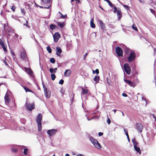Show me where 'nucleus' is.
<instances>
[{
    "mask_svg": "<svg viewBox=\"0 0 156 156\" xmlns=\"http://www.w3.org/2000/svg\"><path fill=\"white\" fill-rule=\"evenodd\" d=\"M41 1L42 2V5H43L44 6H39L35 3V5L39 7L40 8H50L51 3V0H41Z\"/></svg>",
    "mask_w": 156,
    "mask_h": 156,
    "instance_id": "f257e3e1",
    "label": "nucleus"
},
{
    "mask_svg": "<svg viewBox=\"0 0 156 156\" xmlns=\"http://www.w3.org/2000/svg\"><path fill=\"white\" fill-rule=\"evenodd\" d=\"M89 138L90 140L93 144L95 147L99 149L101 148V145L97 140L91 136H90Z\"/></svg>",
    "mask_w": 156,
    "mask_h": 156,
    "instance_id": "f03ea898",
    "label": "nucleus"
},
{
    "mask_svg": "<svg viewBox=\"0 0 156 156\" xmlns=\"http://www.w3.org/2000/svg\"><path fill=\"white\" fill-rule=\"evenodd\" d=\"M136 58L135 52L132 51L130 53L129 56L127 57V59L129 62H131L134 61Z\"/></svg>",
    "mask_w": 156,
    "mask_h": 156,
    "instance_id": "7ed1b4c3",
    "label": "nucleus"
},
{
    "mask_svg": "<svg viewBox=\"0 0 156 156\" xmlns=\"http://www.w3.org/2000/svg\"><path fill=\"white\" fill-rule=\"evenodd\" d=\"M123 68L126 73L129 75L130 73L131 68L128 63H125L123 66Z\"/></svg>",
    "mask_w": 156,
    "mask_h": 156,
    "instance_id": "20e7f679",
    "label": "nucleus"
},
{
    "mask_svg": "<svg viewBox=\"0 0 156 156\" xmlns=\"http://www.w3.org/2000/svg\"><path fill=\"white\" fill-rule=\"evenodd\" d=\"M132 142L133 144L135 150L137 152L140 153L141 152L140 148L139 147H137V143L136 142L135 138H133L132 139Z\"/></svg>",
    "mask_w": 156,
    "mask_h": 156,
    "instance_id": "39448f33",
    "label": "nucleus"
},
{
    "mask_svg": "<svg viewBox=\"0 0 156 156\" xmlns=\"http://www.w3.org/2000/svg\"><path fill=\"white\" fill-rule=\"evenodd\" d=\"M26 108L31 111L34 108V104H30L28 103V101H26Z\"/></svg>",
    "mask_w": 156,
    "mask_h": 156,
    "instance_id": "423d86ee",
    "label": "nucleus"
},
{
    "mask_svg": "<svg viewBox=\"0 0 156 156\" xmlns=\"http://www.w3.org/2000/svg\"><path fill=\"white\" fill-rule=\"evenodd\" d=\"M115 52L117 55L119 57L122 56V50L119 47H117L115 48Z\"/></svg>",
    "mask_w": 156,
    "mask_h": 156,
    "instance_id": "0eeeda50",
    "label": "nucleus"
},
{
    "mask_svg": "<svg viewBox=\"0 0 156 156\" xmlns=\"http://www.w3.org/2000/svg\"><path fill=\"white\" fill-rule=\"evenodd\" d=\"M57 129H53L48 130L47 133L50 136H52L57 133Z\"/></svg>",
    "mask_w": 156,
    "mask_h": 156,
    "instance_id": "6e6552de",
    "label": "nucleus"
},
{
    "mask_svg": "<svg viewBox=\"0 0 156 156\" xmlns=\"http://www.w3.org/2000/svg\"><path fill=\"white\" fill-rule=\"evenodd\" d=\"M136 129L141 133L143 129V125L140 123H136Z\"/></svg>",
    "mask_w": 156,
    "mask_h": 156,
    "instance_id": "1a4fd4ad",
    "label": "nucleus"
},
{
    "mask_svg": "<svg viewBox=\"0 0 156 156\" xmlns=\"http://www.w3.org/2000/svg\"><path fill=\"white\" fill-rule=\"evenodd\" d=\"M54 41L55 42H57L60 37L59 34L58 33H55L53 36Z\"/></svg>",
    "mask_w": 156,
    "mask_h": 156,
    "instance_id": "9d476101",
    "label": "nucleus"
},
{
    "mask_svg": "<svg viewBox=\"0 0 156 156\" xmlns=\"http://www.w3.org/2000/svg\"><path fill=\"white\" fill-rule=\"evenodd\" d=\"M20 57L23 60H26L27 59V56L24 50H23L20 52Z\"/></svg>",
    "mask_w": 156,
    "mask_h": 156,
    "instance_id": "9b49d317",
    "label": "nucleus"
},
{
    "mask_svg": "<svg viewBox=\"0 0 156 156\" xmlns=\"http://www.w3.org/2000/svg\"><path fill=\"white\" fill-rule=\"evenodd\" d=\"M5 104L7 105L10 102V99L9 97V92L8 91L6 93L5 97Z\"/></svg>",
    "mask_w": 156,
    "mask_h": 156,
    "instance_id": "f8f14e48",
    "label": "nucleus"
},
{
    "mask_svg": "<svg viewBox=\"0 0 156 156\" xmlns=\"http://www.w3.org/2000/svg\"><path fill=\"white\" fill-rule=\"evenodd\" d=\"M124 80L125 82H126V83H128L131 87H134L136 86V84L135 83L133 82H131L129 80L124 79Z\"/></svg>",
    "mask_w": 156,
    "mask_h": 156,
    "instance_id": "ddd939ff",
    "label": "nucleus"
},
{
    "mask_svg": "<svg viewBox=\"0 0 156 156\" xmlns=\"http://www.w3.org/2000/svg\"><path fill=\"white\" fill-rule=\"evenodd\" d=\"M42 115L41 113H39L37 117L36 121L37 123H41V121L42 119Z\"/></svg>",
    "mask_w": 156,
    "mask_h": 156,
    "instance_id": "4468645a",
    "label": "nucleus"
},
{
    "mask_svg": "<svg viewBox=\"0 0 156 156\" xmlns=\"http://www.w3.org/2000/svg\"><path fill=\"white\" fill-rule=\"evenodd\" d=\"M44 94L46 97L48 98L51 96V92L49 90H47L44 91Z\"/></svg>",
    "mask_w": 156,
    "mask_h": 156,
    "instance_id": "2eb2a0df",
    "label": "nucleus"
},
{
    "mask_svg": "<svg viewBox=\"0 0 156 156\" xmlns=\"http://www.w3.org/2000/svg\"><path fill=\"white\" fill-rule=\"evenodd\" d=\"M71 73V71L70 69L66 70L65 73L64 75L66 77L69 76Z\"/></svg>",
    "mask_w": 156,
    "mask_h": 156,
    "instance_id": "dca6fc26",
    "label": "nucleus"
},
{
    "mask_svg": "<svg viewBox=\"0 0 156 156\" xmlns=\"http://www.w3.org/2000/svg\"><path fill=\"white\" fill-rule=\"evenodd\" d=\"M56 54L58 56H60V54L62 52V51L61 48L58 47H57L56 48Z\"/></svg>",
    "mask_w": 156,
    "mask_h": 156,
    "instance_id": "f3484780",
    "label": "nucleus"
},
{
    "mask_svg": "<svg viewBox=\"0 0 156 156\" xmlns=\"http://www.w3.org/2000/svg\"><path fill=\"white\" fill-rule=\"evenodd\" d=\"M99 24L102 30H104L105 28V24L103 23L102 21L100 20H98Z\"/></svg>",
    "mask_w": 156,
    "mask_h": 156,
    "instance_id": "a211bd4d",
    "label": "nucleus"
},
{
    "mask_svg": "<svg viewBox=\"0 0 156 156\" xmlns=\"http://www.w3.org/2000/svg\"><path fill=\"white\" fill-rule=\"evenodd\" d=\"M25 69L27 72L31 76H33V72L31 69L28 68H25Z\"/></svg>",
    "mask_w": 156,
    "mask_h": 156,
    "instance_id": "6ab92c4d",
    "label": "nucleus"
},
{
    "mask_svg": "<svg viewBox=\"0 0 156 156\" xmlns=\"http://www.w3.org/2000/svg\"><path fill=\"white\" fill-rule=\"evenodd\" d=\"M117 14L118 16V19H120L122 16V15L120 9H118L117 11Z\"/></svg>",
    "mask_w": 156,
    "mask_h": 156,
    "instance_id": "aec40b11",
    "label": "nucleus"
},
{
    "mask_svg": "<svg viewBox=\"0 0 156 156\" xmlns=\"http://www.w3.org/2000/svg\"><path fill=\"white\" fill-rule=\"evenodd\" d=\"M90 26L92 28H94L95 27V25L94 23V19H92L90 22Z\"/></svg>",
    "mask_w": 156,
    "mask_h": 156,
    "instance_id": "412c9836",
    "label": "nucleus"
},
{
    "mask_svg": "<svg viewBox=\"0 0 156 156\" xmlns=\"http://www.w3.org/2000/svg\"><path fill=\"white\" fill-rule=\"evenodd\" d=\"M131 51H132L129 48H125V52L126 55H128L129 52L130 53Z\"/></svg>",
    "mask_w": 156,
    "mask_h": 156,
    "instance_id": "4be33fe9",
    "label": "nucleus"
},
{
    "mask_svg": "<svg viewBox=\"0 0 156 156\" xmlns=\"http://www.w3.org/2000/svg\"><path fill=\"white\" fill-rule=\"evenodd\" d=\"M38 130L39 132H41L42 130L41 123H37Z\"/></svg>",
    "mask_w": 156,
    "mask_h": 156,
    "instance_id": "5701e85b",
    "label": "nucleus"
},
{
    "mask_svg": "<svg viewBox=\"0 0 156 156\" xmlns=\"http://www.w3.org/2000/svg\"><path fill=\"white\" fill-rule=\"evenodd\" d=\"M88 92V90L83 88H82V93L83 94H87Z\"/></svg>",
    "mask_w": 156,
    "mask_h": 156,
    "instance_id": "b1692460",
    "label": "nucleus"
},
{
    "mask_svg": "<svg viewBox=\"0 0 156 156\" xmlns=\"http://www.w3.org/2000/svg\"><path fill=\"white\" fill-rule=\"evenodd\" d=\"M57 68H55V69H50V72L51 73H55L57 71Z\"/></svg>",
    "mask_w": 156,
    "mask_h": 156,
    "instance_id": "393cba45",
    "label": "nucleus"
},
{
    "mask_svg": "<svg viewBox=\"0 0 156 156\" xmlns=\"http://www.w3.org/2000/svg\"><path fill=\"white\" fill-rule=\"evenodd\" d=\"M58 25L60 27V28H62L64 25V23H61L59 22H58L57 23Z\"/></svg>",
    "mask_w": 156,
    "mask_h": 156,
    "instance_id": "a878e982",
    "label": "nucleus"
},
{
    "mask_svg": "<svg viewBox=\"0 0 156 156\" xmlns=\"http://www.w3.org/2000/svg\"><path fill=\"white\" fill-rule=\"evenodd\" d=\"M105 1L107 2L108 3L109 5L111 7H112L113 6H114V5L109 0H105Z\"/></svg>",
    "mask_w": 156,
    "mask_h": 156,
    "instance_id": "bb28decb",
    "label": "nucleus"
},
{
    "mask_svg": "<svg viewBox=\"0 0 156 156\" xmlns=\"http://www.w3.org/2000/svg\"><path fill=\"white\" fill-rule=\"evenodd\" d=\"M99 80V77L98 76H96L94 78V80L96 82H98Z\"/></svg>",
    "mask_w": 156,
    "mask_h": 156,
    "instance_id": "cd10ccee",
    "label": "nucleus"
},
{
    "mask_svg": "<svg viewBox=\"0 0 156 156\" xmlns=\"http://www.w3.org/2000/svg\"><path fill=\"white\" fill-rule=\"evenodd\" d=\"M5 30L7 31L9 33L11 32L13 33V30L9 28H8V29H6V30Z\"/></svg>",
    "mask_w": 156,
    "mask_h": 156,
    "instance_id": "c85d7f7f",
    "label": "nucleus"
},
{
    "mask_svg": "<svg viewBox=\"0 0 156 156\" xmlns=\"http://www.w3.org/2000/svg\"><path fill=\"white\" fill-rule=\"evenodd\" d=\"M58 13L60 15L61 17L62 18H65L67 16L66 15H63L60 12H58Z\"/></svg>",
    "mask_w": 156,
    "mask_h": 156,
    "instance_id": "c756f323",
    "label": "nucleus"
},
{
    "mask_svg": "<svg viewBox=\"0 0 156 156\" xmlns=\"http://www.w3.org/2000/svg\"><path fill=\"white\" fill-rule=\"evenodd\" d=\"M2 47L5 52L7 51V47L4 44L3 46H2Z\"/></svg>",
    "mask_w": 156,
    "mask_h": 156,
    "instance_id": "7c9ffc66",
    "label": "nucleus"
},
{
    "mask_svg": "<svg viewBox=\"0 0 156 156\" xmlns=\"http://www.w3.org/2000/svg\"><path fill=\"white\" fill-rule=\"evenodd\" d=\"M51 77L52 80H54L55 79L56 76L54 74L52 73L51 74Z\"/></svg>",
    "mask_w": 156,
    "mask_h": 156,
    "instance_id": "2f4dec72",
    "label": "nucleus"
},
{
    "mask_svg": "<svg viewBox=\"0 0 156 156\" xmlns=\"http://www.w3.org/2000/svg\"><path fill=\"white\" fill-rule=\"evenodd\" d=\"M50 61L52 63H54L55 62V60L53 58H50Z\"/></svg>",
    "mask_w": 156,
    "mask_h": 156,
    "instance_id": "473e14b6",
    "label": "nucleus"
},
{
    "mask_svg": "<svg viewBox=\"0 0 156 156\" xmlns=\"http://www.w3.org/2000/svg\"><path fill=\"white\" fill-rule=\"evenodd\" d=\"M132 28L135 30L136 31L137 30V28L135 24H133V25L132 26Z\"/></svg>",
    "mask_w": 156,
    "mask_h": 156,
    "instance_id": "72a5a7b5",
    "label": "nucleus"
},
{
    "mask_svg": "<svg viewBox=\"0 0 156 156\" xmlns=\"http://www.w3.org/2000/svg\"><path fill=\"white\" fill-rule=\"evenodd\" d=\"M94 114V113L93 112H88L87 113L86 115H85V116H88L90 115H91L93 114Z\"/></svg>",
    "mask_w": 156,
    "mask_h": 156,
    "instance_id": "f704fd0d",
    "label": "nucleus"
},
{
    "mask_svg": "<svg viewBox=\"0 0 156 156\" xmlns=\"http://www.w3.org/2000/svg\"><path fill=\"white\" fill-rule=\"evenodd\" d=\"M56 26L55 25L53 24H51L50 25V28L51 30L54 29L55 28Z\"/></svg>",
    "mask_w": 156,
    "mask_h": 156,
    "instance_id": "c9c22d12",
    "label": "nucleus"
},
{
    "mask_svg": "<svg viewBox=\"0 0 156 156\" xmlns=\"http://www.w3.org/2000/svg\"><path fill=\"white\" fill-rule=\"evenodd\" d=\"M47 49L49 53H50L51 52L52 50L49 47H48L47 48Z\"/></svg>",
    "mask_w": 156,
    "mask_h": 156,
    "instance_id": "e433bc0d",
    "label": "nucleus"
},
{
    "mask_svg": "<svg viewBox=\"0 0 156 156\" xmlns=\"http://www.w3.org/2000/svg\"><path fill=\"white\" fill-rule=\"evenodd\" d=\"M28 150L27 148H25L23 151V153L25 155H27V154Z\"/></svg>",
    "mask_w": 156,
    "mask_h": 156,
    "instance_id": "4c0bfd02",
    "label": "nucleus"
},
{
    "mask_svg": "<svg viewBox=\"0 0 156 156\" xmlns=\"http://www.w3.org/2000/svg\"><path fill=\"white\" fill-rule=\"evenodd\" d=\"M42 84L43 86V88L44 89V91L47 90V88L44 85V83L43 82H42Z\"/></svg>",
    "mask_w": 156,
    "mask_h": 156,
    "instance_id": "58836bf2",
    "label": "nucleus"
},
{
    "mask_svg": "<svg viewBox=\"0 0 156 156\" xmlns=\"http://www.w3.org/2000/svg\"><path fill=\"white\" fill-rule=\"evenodd\" d=\"M108 119L107 120V122L108 124H110L111 123V120L109 119V118L108 117L107 115Z\"/></svg>",
    "mask_w": 156,
    "mask_h": 156,
    "instance_id": "ea45409f",
    "label": "nucleus"
},
{
    "mask_svg": "<svg viewBox=\"0 0 156 156\" xmlns=\"http://www.w3.org/2000/svg\"><path fill=\"white\" fill-rule=\"evenodd\" d=\"M123 6L127 10H128L129 9L130 7L129 6L126 5H123Z\"/></svg>",
    "mask_w": 156,
    "mask_h": 156,
    "instance_id": "a19ab883",
    "label": "nucleus"
},
{
    "mask_svg": "<svg viewBox=\"0 0 156 156\" xmlns=\"http://www.w3.org/2000/svg\"><path fill=\"white\" fill-rule=\"evenodd\" d=\"M23 88L26 92H29L30 91V89L26 87H23Z\"/></svg>",
    "mask_w": 156,
    "mask_h": 156,
    "instance_id": "79ce46f5",
    "label": "nucleus"
},
{
    "mask_svg": "<svg viewBox=\"0 0 156 156\" xmlns=\"http://www.w3.org/2000/svg\"><path fill=\"white\" fill-rule=\"evenodd\" d=\"M113 7H114V11H113V12L114 13L116 12H117V10H118L117 9V8L114 5V6H113Z\"/></svg>",
    "mask_w": 156,
    "mask_h": 156,
    "instance_id": "37998d69",
    "label": "nucleus"
},
{
    "mask_svg": "<svg viewBox=\"0 0 156 156\" xmlns=\"http://www.w3.org/2000/svg\"><path fill=\"white\" fill-rule=\"evenodd\" d=\"M4 44V43L0 39V45L2 46Z\"/></svg>",
    "mask_w": 156,
    "mask_h": 156,
    "instance_id": "c03bdc74",
    "label": "nucleus"
},
{
    "mask_svg": "<svg viewBox=\"0 0 156 156\" xmlns=\"http://www.w3.org/2000/svg\"><path fill=\"white\" fill-rule=\"evenodd\" d=\"M63 83H64V80H62V79H61V80H60L59 82V83L60 84H62Z\"/></svg>",
    "mask_w": 156,
    "mask_h": 156,
    "instance_id": "a18cd8bd",
    "label": "nucleus"
},
{
    "mask_svg": "<svg viewBox=\"0 0 156 156\" xmlns=\"http://www.w3.org/2000/svg\"><path fill=\"white\" fill-rule=\"evenodd\" d=\"M150 10L151 12L152 13H153V14H155V11H154V10H153V9H150Z\"/></svg>",
    "mask_w": 156,
    "mask_h": 156,
    "instance_id": "49530a36",
    "label": "nucleus"
},
{
    "mask_svg": "<svg viewBox=\"0 0 156 156\" xmlns=\"http://www.w3.org/2000/svg\"><path fill=\"white\" fill-rule=\"evenodd\" d=\"M8 26V24H4V26H3V27H4V30H6V26Z\"/></svg>",
    "mask_w": 156,
    "mask_h": 156,
    "instance_id": "de8ad7c7",
    "label": "nucleus"
},
{
    "mask_svg": "<svg viewBox=\"0 0 156 156\" xmlns=\"http://www.w3.org/2000/svg\"><path fill=\"white\" fill-rule=\"evenodd\" d=\"M107 81L108 84L110 85V80L108 78H107Z\"/></svg>",
    "mask_w": 156,
    "mask_h": 156,
    "instance_id": "09e8293b",
    "label": "nucleus"
},
{
    "mask_svg": "<svg viewBox=\"0 0 156 156\" xmlns=\"http://www.w3.org/2000/svg\"><path fill=\"white\" fill-rule=\"evenodd\" d=\"M11 9L13 12H14L15 11V7L14 6H12Z\"/></svg>",
    "mask_w": 156,
    "mask_h": 156,
    "instance_id": "8fccbe9b",
    "label": "nucleus"
},
{
    "mask_svg": "<svg viewBox=\"0 0 156 156\" xmlns=\"http://www.w3.org/2000/svg\"><path fill=\"white\" fill-rule=\"evenodd\" d=\"M86 117H87V119L88 121L90 120H91L92 119L94 118L93 117H92L90 119H89V118L88 117V116H86Z\"/></svg>",
    "mask_w": 156,
    "mask_h": 156,
    "instance_id": "3c124183",
    "label": "nucleus"
},
{
    "mask_svg": "<svg viewBox=\"0 0 156 156\" xmlns=\"http://www.w3.org/2000/svg\"><path fill=\"white\" fill-rule=\"evenodd\" d=\"M103 133L101 132H99L98 133V135L99 136H101L103 135Z\"/></svg>",
    "mask_w": 156,
    "mask_h": 156,
    "instance_id": "603ef678",
    "label": "nucleus"
},
{
    "mask_svg": "<svg viewBox=\"0 0 156 156\" xmlns=\"http://www.w3.org/2000/svg\"><path fill=\"white\" fill-rule=\"evenodd\" d=\"M21 12L24 15H25V12H24V9H21Z\"/></svg>",
    "mask_w": 156,
    "mask_h": 156,
    "instance_id": "864d4df0",
    "label": "nucleus"
},
{
    "mask_svg": "<svg viewBox=\"0 0 156 156\" xmlns=\"http://www.w3.org/2000/svg\"><path fill=\"white\" fill-rule=\"evenodd\" d=\"M88 54V53H86L84 55H83V58H84V60L85 59V58H86L87 56V55Z\"/></svg>",
    "mask_w": 156,
    "mask_h": 156,
    "instance_id": "5fc2aeb1",
    "label": "nucleus"
},
{
    "mask_svg": "<svg viewBox=\"0 0 156 156\" xmlns=\"http://www.w3.org/2000/svg\"><path fill=\"white\" fill-rule=\"evenodd\" d=\"M122 96L124 97H127V95L126 94L124 93H123L122 94Z\"/></svg>",
    "mask_w": 156,
    "mask_h": 156,
    "instance_id": "6e6d98bb",
    "label": "nucleus"
},
{
    "mask_svg": "<svg viewBox=\"0 0 156 156\" xmlns=\"http://www.w3.org/2000/svg\"><path fill=\"white\" fill-rule=\"evenodd\" d=\"M95 73H97V74H98L99 73L98 69H96L95 70Z\"/></svg>",
    "mask_w": 156,
    "mask_h": 156,
    "instance_id": "4d7b16f0",
    "label": "nucleus"
},
{
    "mask_svg": "<svg viewBox=\"0 0 156 156\" xmlns=\"http://www.w3.org/2000/svg\"><path fill=\"white\" fill-rule=\"evenodd\" d=\"M142 100H144L146 102V103H147V101H146V99L144 98V96H142Z\"/></svg>",
    "mask_w": 156,
    "mask_h": 156,
    "instance_id": "13d9d810",
    "label": "nucleus"
},
{
    "mask_svg": "<svg viewBox=\"0 0 156 156\" xmlns=\"http://www.w3.org/2000/svg\"><path fill=\"white\" fill-rule=\"evenodd\" d=\"M140 3H143L145 2V0H138Z\"/></svg>",
    "mask_w": 156,
    "mask_h": 156,
    "instance_id": "bf43d9fd",
    "label": "nucleus"
},
{
    "mask_svg": "<svg viewBox=\"0 0 156 156\" xmlns=\"http://www.w3.org/2000/svg\"><path fill=\"white\" fill-rule=\"evenodd\" d=\"M4 63L5 66H9L8 63L5 61H4Z\"/></svg>",
    "mask_w": 156,
    "mask_h": 156,
    "instance_id": "052dcab7",
    "label": "nucleus"
},
{
    "mask_svg": "<svg viewBox=\"0 0 156 156\" xmlns=\"http://www.w3.org/2000/svg\"><path fill=\"white\" fill-rule=\"evenodd\" d=\"M151 116H152L153 117V118H154L155 119V120H156V117L154 116V115L153 114H151Z\"/></svg>",
    "mask_w": 156,
    "mask_h": 156,
    "instance_id": "680f3d73",
    "label": "nucleus"
},
{
    "mask_svg": "<svg viewBox=\"0 0 156 156\" xmlns=\"http://www.w3.org/2000/svg\"><path fill=\"white\" fill-rule=\"evenodd\" d=\"M61 91L62 94L64 93V90L63 89H62Z\"/></svg>",
    "mask_w": 156,
    "mask_h": 156,
    "instance_id": "e2e57ef3",
    "label": "nucleus"
},
{
    "mask_svg": "<svg viewBox=\"0 0 156 156\" xmlns=\"http://www.w3.org/2000/svg\"><path fill=\"white\" fill-rule=\"evenodd\" d=\"M83 155L82 154H77L76 156H83Z\"/></svg>",
    "mask_w": 156,
    "mask_h": 156,
    "instance_id": "0e129e2a",
    "label": "nucleus"
},
{
    "mask_svg": "<svg viewBox=\"0 0 156 156\" xmlns=\"http://www.w3.org/2000/svg\"><path fill=\"white\" fill-rule=\"evenodd\" d=\"M11 54L12 55V56H14L15 55V54L14 53L12 52V51H11Z\"/></svg>",
    "mask_w": 156,
    "mask_h": 156,
    "instance_id": "69168bd1",
    "label": "nucleus"
},
{
    "mask_svg": "<svg viewBox=\"0 0 156 156\" xmlns=\"http://www.w3.org/2000/svg\"><path fill=\"white\" fill-rule=\"evenodd\" d=\"M13 33L15 34V36L16 37H17L18 36V35L17 34H15L14 33Z\"/></svg>",
    "mask_w": 156,
    "mask_h": 156,
    "instance_id": "338daca9",
    "label": "nucleus"
},
{
    "mask_svg": "<svg viewBox=\"0 0 156 156\" xmlns=\"http://www.w3.org/2000/svg\"><path fill=\"white\" fill-rule=\"evenodd\" d=\"M124 131L126 133H128L127 132V130L126 129H124Z\"/></svg>",
    "mask_w": 156,
    "mask_h": 156,
    "instance_id": "774afa93",
    "label": "nucleus"
}]
</instances>
